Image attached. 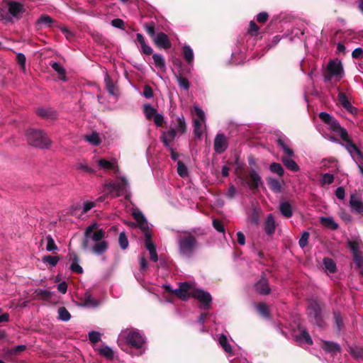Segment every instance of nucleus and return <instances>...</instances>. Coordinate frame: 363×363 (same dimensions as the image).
Listing matches in <instances>:
<instances>
[{
    "label": "nucleus",
    "mask_w": 363,
    "mask_h": 363,
    "mask_svg": "<svg viewBox=\"0 0 363 363\" xmlns=\"http://www.w3.org/2000/svg\"><path fill=\"white\" fill-rule=\"evenodd\" d=\"M143 94L146 99L152 98L154 95L152 88L150 85H145L143 88Z\"/></svg>",
    "instance_id": "61"
},
{
    "label": "nucleus",
    "mask_w": 363,
    "mask_h": 363,
    "mask_svg": "<svg viewBox=\"0 0 363 363\" xmlns=\"http://www.w3.org/2000/svg\"><path fill=\"white\" fill-rule=\"evenodd\" d=\"M323 263L326 271L330 273H335L336 272V264L331 258L325 257L323 260Z\"/></svg>",
    "instance_id": "37"
},
{
    "label": "nucleus",
    "mask_w": 363,
    "mask_h": 363,
    "mask_svg": "<svg viewBox=\"0 0 363 363\" xmlns=\"http://www.w3.org/2000/svg\"><path fill=\"white\" fill-rule=\"evenodd\" d=\"M279 209L281 215L286 218H289L293 216L291 205L287 201L281 202L279 204Z\"/></svg>",
    "instance_id": "28"
},
{
    "label": "nucleus",
    "mask_w": 363,
    "mask_h": 363,
    "mask_svg": "<svg viewBox=\"0 0 363 363\" xmlns=\"http://www.w3.org/2000/svg\"><path fill=\"white\" fill-rule=\"evenodd\" d=\"M323 306L316 301H312L307 308L310 321L320 328H323L325 325L323 317Z\"/></svg>",
    "instance_id": "5"
},
{
    "label": "nucleus",
    "mask_w": 363,
    "mask_h": 363,
    "mask_svg": "<svg viewBox=\"0 0 363 363\" xmlns=\"http://www.w3.org/2000/svg\"><path fill=\"white\" fill-rule=\"evenodd\" d=\"M213 147L214 150L218 154H221L226 150L228 148V140L224 134L219 133L216 136Z\"/></svg>",
    "instance_id": "14"
},
{
    "label": "nucleus",
    "mask_w": 363,
    "mask_h": 363,
    "mask_svg": "<svg viewBox=\"0 0 363 363\" xmlns=\"http://www.w3.org/2000/svg\"><path fill=\"white\" fill-rule=\"evenodd\" d=\"M350 207L351 211L359 215L363 216V202L355 194L350 195Z\"/></svg>",
    "instance_id": "16"
},
{
    "label": "nucleus",
    "mask_w": 363,
    "mask_h": 363,
    "mask_svg": "<svg viewBox=\"0 0 363 363\" xmlns=\"http://www.w3.org/2000/svg\"><path fill=\"white\" fill-rule=\"evenodd\" d=\"M143 112L147 120H151L157 113V109L150 104H145L143 106Z\"/></svg>",
    "instance_id": "41"
},
{
    "label": "nucleus",
    "mask_w": 363,
    "mask_h": 363,
    "mask_svg": "<svg viewBox=\"0 0 363 363\" xmlns=\"http://www.w3.org/2000/svg\"><path fill=\"white\" fill-rule=\"evenodd\" d=\"M267 184L269 189L274 193H281V182L277 179L273 178L267 179Z\"/></svg>",
    "instance_id": "32"
},
{
    "label": "nucleus",
    "mask_w": 363,
    "mask_h": 363,
    "mask_svg": "<svg viewBox=\"0 0 363 363\" xmlns=\"http://www.w3.org/2000/svg\"><path fill=\"white\" fill-rule=\"evenodd\" d=\"M57 312L59 315V319H60L62 321H68L71 318V315L69 312L64 306L60 307L58 308Z\"/></svg>",
    "instance_id": "47"
},
{
    "label": "nucleus",
    "mask_w": 363,
    "mask_h": 363,
    "mask_svg": "<svg viewBox=\"0 0 363 363\" xmlns=\"http://www.w3.org/2000/svg\"><path fill=\"white\" fill-rule=\"evenodd\" d=\"M289 140L287 138H279L277 140V143L279 147H280L285 155L288 157H293L294 155V152L291 148H290L289 143Z\"/></svg>",
    "instance_id": "23"
},
{
    "label": "nucleus",
    "mask_w": 363,
    "mask_h": 363,
    "mask_svg": "<svg viewBox=\"0 0 363 363\" xmlns=\"http://www.w3.org/2000/svg\"><path fill=\"white\" fill-rule=\"evenodd\" d=\"M342 141L345 144H342L345 149L348 151L350 155L354 157L356 155L358 159L363 160V153L361 152L360 149L353 143V141L349 137V135L346 136L345 138L342 139Z\"/></svg>",
    "instance_id": "10"
},
{
    "label": "nucleus",
    "mask_w": 363,
    "mask_h": 363,
    "mask_svg": "<svg viewBox=\"0 0 363 363\" xmlns=\"http://www.w3.org/2000/svg\"><path fill=\"white\" fill-rule=\"evenodd\" d=\"M256 309L258 313L262 317L269 319L271 318L270 311L267 303L264 302L256 304Z\"/></svg>",
    "instance_id": "31"
},
{
    "label": "nucleus",
    "mask_w": 363,
    "mask_h": 363,
    "mask_svg": "<svg viewBox=\"0 0 363 363\" xmlns=\"http://www.w3.org/2000/svg\"><path fill=\"white\" fill-rule=\"evenodd\" d=\"M182 54L187 63L191 64L194 60V53L189 45H184L182 49Z\"/></svg>",
    "instance_id": "38"
},
{
    "label": "nucleus",
    "mask_w": 363,
    "mask_h": 363,
    "mask_svg": "<svg viewBox=\"0 0 363 363\" xmlns=\"http://www.w3.org/2000/svg\"><path fill=\"white\" fill-rule=\"evenodd\" d=\"M55 20L48 15L43 14L38 19V24H44L46 27H52Z\"/></svg>",
    "instance_id": "42"
},
{
    "label": "nucleus",
    "mask_w": 363,
    "mask_h": 363,
    "mask_svg": "<svg viewBox=\"0 0 363 363\" xmlns=\"http://www.w3.org/2000/svg\"><path fill=\"white\" fill-rule=\"evenodd\" d=\"M104 82L106 84V88L108 92L111 95H116V87L113 80L110 77L108 73L106 74Z\"/></svg>",
    "instance_id": "39"
},
{
    "label": "nucleus",
    "mask_w": 363,
    "mask_h": 363,
    "mask_svg": "<svg viewBox=\"0 0 363 363\" xmlns=\"http://www.w3.org/2000/svg\"><path fill=\"white\" fill-rule=\"evenodd\" d=\"M197 233L195 230L183 231L177 237L178 251L181 257L190 258L199 248Z\"/></svg>",
    "instance_id": "2"
},
{
    "label": "nucleus",
    "mask_w": 363,
    "mask_h": 363,
    "mask_svg": "<svg viewBox=\"0 0 363 363\" xmlns=\"http://www.w3.org/2000/svg\"><path fill=\"white\" fill-rule=\"evenodd\" d=\"M96 228V223L92 224L86 228L82 247L85 250L91 249L94 254L101 255L108 250V243L107 241L103 240L105 238L104 230L99 229L94 231Z\"/></svg>",
    "instance_id": "1"
},
{
    "label": "nucleus",
    "mask_w": 363,
    "mask_h": 363,
    "mask_svg": "<svg viewBox=\"0 0 363 363\" xmlns=\"http://www.w3.org/2000/svg\"><path fill=\"white\" fill-rule=\"evenodd\" d=\"M35 298L43 301H48L52 296L53 293L45 289H37L35 291Z\"/></svg>",
    "instance_id": "36"
},
{
    "label": "nucleus",
    "mask_w": 363,
    "mask_h": 363,
    "mask_svg": "<svg viewBox=\"0 0 363 363\" xmlns=\"http://www.w3.org/2000/svg\"><path fill=\"white\" fill-rule=\"evenodd\" d=\"M219 344L223 347L224 351L227 353L232 352V347L228 343V340L227 336L224 334H222L218 339Z\"/></svg>",
    "instance_id": "40"
},
{
    "label": "nucleus",
    "mask_w": 363,
    "mask_h": 363,
    "mask_svg": "<svg viewBox=\"0 0 363 363\" xmlns=\"http://www.w3.org/2000/svg\"><path fill=\"white\" fill-rule=\"evenodd\" d=\"M328 125L332 131L338 133L342 140L348 135L347 130L342 128L335 118H333Z\"/></svg>",
    "instance_id": "21"
},
{
    "label": "nucleus",
    "mask_w": 363,
    "mask_h": 363,
    "mask_svg": "<svg viewBox=\"0 0 363 363\" xmlns=\"http://www.w3.org/2000/svg\"><path fill=\"white\" fill-rule=\"evenodd\" d=\"M333 316L336 326L338 330H340L344 327L342 317L338 311H333Z\"/></svg>",
    "instance_id": "54"
},
{
    "label": "nucleus",
    "mask_w": 363,
    "mask_h": 363,
    "mask_svg": "<svg viewBox=\"0 0 363 363\" xmlns=\"http://www.w3.org/2000/svg\"><path fill=\"white\" fill-rule=\"evenodd\" d=\"M100 354L103 355L104 357L112 359L113 358V352L112 349L108 346H105L102 348H100L98 350Z\"/></svg>",
    "instance_id": "50"
},
{
    "label": "nucleus",
    "mask_w": 363,
    "mask_h": 363,
    "mask_svg": "<svg viewBox=\"0 0 363 363\" xmlns=\"http://www.w3.org/2000/svg\"><path fill=\"white\" fill-rule=\"evenodd\" d=\"M177 125L174 129L177 131V133L180 135L184 134L187 130L186 124L185 122V119L183 115L180 116H177L176 118Z\"/></svg>",
    "instance_id": "29"
},
{
    "label": "nucleus",
    "mask_w": 363,
    "mask_h": 363,
    "mask_svg": "<svg viewBox=\"0 0 363 363\" xmlns=\"http://www.w3.org/2000/svg\"><path fill=\"white\" fill-rule=\"evenodd\" d=\"M152 41L160 48L167 50L172 46L168 35L163 32H159L156 36L153 38Z\"/></svg>",
    "instance_id": "13"
},
{
    "label": "nucleus",
    "mask_w": 363,
    "mask_h": 363,
    "mask_svg": "<svg viewBox=\"0 0 363 363\" xmlns=\"http://www.w3.org/2000/svg\"><path fill=\"white\" fill-rule=\"evenodd\" d=\"M277 228L274 216L272 213L267 215L265 222L264 223V230L267 235H272L274 233Z\"/></svg>",
    "instance_id": "20"
},
{
    "label": "nucleus",
    "mask_w": 363,
    "mask_h": 363,
    "mask_svg": "<svg viewBox=\"0 0 363 363\" xmlns=\"http://www.w3.org/2000/svg\"><path fill=\"white\" fill-rule=\"evenodd\" d=\"M8 9L9 13L17 18H19L20 14L25 11L23 5L17 1H9Z\"/></svg>",
    "instance_id": "19"
},
{
    "label": "nucleus",
    "mask_w": 363,
    "mask_h": 363,
    "mask_svg": "<svg viewBox=\"0 0 363 363\" xmlns=\"http://www.w3.org/2000/svg\"><path fill=\"white\" fill-rule=\"evenodd\" d=\"M118 243L120 247L123 250L128 247V240L124 232H122L119 234Z\"/></svg>",
    "instance_id": "52"
},
{
    "label": "nucleus",
    "mask_w": 363,
    "mask_h": 363,
    "mask_svg": "<svg viewBox=\"0 0 363 363\" xmlns=\"http://www.w3.org/2000/svg\"><path fill=\"white\" fill-rule=\"evenodd\" d=\"M152 58L155 65L157 68L160 69L161 70H164L165 69V61L161 55L155 53L152 55Z\"/></svg>",
    "instance_id": "43"
},
{
    "label": "nucleus",
    "mask_w": 363,
    "mask_h": 363,
    "mask_svg": "<svg viewBox=\"0 0 363 363\" xmlns=\"http://www.w3.org/2000/svg\"><path fill=\"white\" fill-rule=\"evenodd\" d=\"M26 138L29 145L41 149L48 148L51 144L47 134L40 130L29 129L26 131Z\"/></svg>",
    "instance_id": "3"
},
{
    "label": "nucleus",
    "mask_w": 363,
    "mask_h": 363,
    "mask_svg": "<svg viewBox=\"0 0 363 363\" xmlns=\"http://www.w3.org/2000/svg\"><path fill=\"white\" fill-rule=\"evenodd\" d=\"M47 245H46V250L48 252H55L58 250L57 246L56 245L54 239L52 238L50 235L46 236Z\"/></svg>",
    "instance_id": "49"
},
{
    "label": "nucleus",
    "mask_w": 363,
    "mask_h": 363,
    "mask_svg": "<svg viewBox=\"0 0 363 363\" xmlns=\"http://www.w3.org/2000/svg\"><path fill=\"white\" fill-rule=\"evenodd\" d=\"M51 67L58 74L59 79L60 80L66 81V71L63 68V67L57 62H53L50 63Z\"/></svg>",
    "instance_id": "33"
},
{
    "label": "nucleus",
    "mask_w": 363,
    "mask_h": 363,
    "mask_svg": "<svg viewBox=\"0 0 363 363\" xmlns=\"http://www.w3.org/2000/svg\"><path fill=\"white\" fill-rule=\"evenodd\" d=\"M321 347L328 353L337 354L340 352V347L338 344L330 341H323Z\"/></svg>",
    "instance_id": "24"
},
{
    "label": "nucleus",
    "mask_w": 363,
    "mask_h": 363,
    "mask_svg": "<svg viewBox=\"0 0 363 363\" xmlns=\"http://www.w3.org/2000/svg\"><path fill=\"white\" fill-rule=\"evenodd\" d=\"M255 289L260 295H269L271 293L269 281L265 275H262L255 283Z\"/></svg>",
    "instance_id": "12"
},
{
    "label": "nucleus",
    "mask_w": 363,
    "mask_h": 363,
    "mask_svg": "<svg viewBox=\"0 0 363 363\" xmlns=\"http://www.w3.org/2000/svg\"><path fill=\"white\" fill-rule=\"evenodd\" d=\"M318 116L319 118L327 125L334 118L332 116L326 112H320Z\"/></svg>",
    "instance_id": "59"
},
{
    "label": "nucleus",
    "mask_w": 363,
    "mask_h": 363,
    "mask_svg": "<svg viewBox=\"0 0 363 363\" xmlns=\"http://www.w3.org/2000/svg\"><path fill=\"white\" fill-rule=\"evenodd\" d=\"M177 173L183 178L188 175L187 167L181 160L177 161Z\"/></svg>",
    "instance_id": "51"
},
{
    "label": "nucleus",
    "mask_w": 363,
    "mask_h": 363,
    "mask_svg": "<svg viewBox=\"0 0 363 363\" xmlns=\"http://www.w3.org/2000/svg\"><path fill=\"white\" fill-rule=\"evenodd\" d=\"M128 345L135 349H140L145 343V340L140 333L135 330L130 331L126 337Z\"/></svg>",
    "instance_id": "9"
},
{
    "label": "nucleus",
    "mask_w": 363,
    "mask_h": 363,
    "mask_svg": "<svg viewBox=\"0 0 363 363\" xmlns=\"http://www.w3.org/2000/svg\"><path fill=\"white\" fill-rule=\"evenodd\" d=\"M85 140L95 146L99 145L101 143L99 134L96 132H93L89 135H86Z\"/></svg>",
    "instance_id": "44"
},
{
    "label": "nucleus",
    "mask_w": 363,
    "mask_h": 363,
    "mask_svg": "<svg viewBox=\"0 0 363 363\" xmlns=\"http://www.w3.org/2000/svg\"><path fill=\"white\" fill-rule=\"evenodd\" d=\"M179 86L185 90H189L190 84L189 80L184 77V72L181 71V73L175 74Z\"/></svg>",
    "instance_id": "35"
},
{
    "label": "nucleus",
    "mask_w": 363,
    "mask_h": 363,
    "mask_svg": "<svg viewBox=\"0 0 363 363\" xmlns=\"http://www.w3.org/2000/svg\"><path fill=\"white\" fill-rule=\"evenodd\" d=\"M347 245L352 253L353 259L362 256L360 248L363 247V243L359 238L354 240H348Z\"/></svg>",
    "instance_id": "18"
},
{
    "label": "nucleus",
    "mask_w": 363,
    "mask_h": 363,
    "mask_svg": "<svg viewBox=\"0 0 363 363\" xmlns=\"http://www.w3.org/2000/svg\"><path fill=\"white\" fill-rule=\"evenodd\" d=\"M191 297L199 301L201 303V309H211L212 297L209 292L200 289H194L191 291Z\"/></svg>",
    "instance_id": "7"
},
{
    "label": "nucleus",
    "mask_w": 363,
    "mask_h": 363,
    "mask_svg": "<svg viewBox=\"0 0 363 363\" xmlns=\"http://www.w3.org/2000/svg\"><path fill=\"white\" fill-rule=\"evenodd\" d=\"M269 169L272 172L278 174L279 177H283L284 174L283 167L277 162H272L269 166Z\"/></svg>",
    "instance_id": "46"
},
{
    "label": "nucleus",
    "mask_w": 363,
    "mask_h": 363,
    "mask_svg": "<svg viewBox=\"0 0 363 363\" xmlns=\"http://www.w3.org/2000/svg\"><path fill=\"white\" fill-rule=\"evenodd\" d=\"M177 134V131L174 128H170L167 132H163L160 138L164 147H171L170 143L174 141Z\"/></svg>",
    "instance_id": "22"
},
{
    "label": "nucleus",
    "mask_w": 363,
    "mask_h": 363,
    "mask_svg": "<svg viewBox=\"0 0 363 363\" xmlns=\"http://www.w3.org/2000/svg\"><path fill=\"white\" fill-rule=\"evenodd\" d=\"M213 226L217 231L220 233H223L225 231L223 223L218 219L213 220Z\"/></svg>",
    "instance_id": "63"
},
{
    "label": "nucleus",
    "mask_w": 363,
    "mask_h": 363,
    "mask_svg": "<svg viewBox=\"0 0 363 363\" xmlns=\"http://www.w3.org/2000/svg\"><path fill=\"white\" fill-rule=\"evenodd\" d=\"M133 217L139 223L140 229L145 235V246L147 250L150 252L156 248L155 245L152 241V232L148 225L147 220L143 213L140 211H134L133 213Z\"/></svg>",
    "instance_id": "4"
},
{
    "label": "nucleus",
    "mask_w": 363,
    "mask_h": 363,
    "mask_svg": "<svg viewBox=\"0 0 363 363\" xmlns=\"http://www.w3.org/2000/svg\"><path fill=\"white\" fill-rule=\"evenodd\" d=\"M191 285L187 282L181 283L179 288L174 290L173 294L180 298L182 301H187L191 297Z\"/></svg>",
    "instance_id": "11"
},
{
    "label": "nucleus",
    "mask_w": 363,
    "mask_h": 363,
    "mask_svg": "<svg viewBox=\"0 0 363 363\" xmlns=\"http://www.w3.org/2000/svg\"><path fill=\"white\" fill-rule=\"evenodd\" d=\"M320 221L323 225L329 229L337 230L338 228V224L330 217H321Z\"/></svg>",
    "instance_id": "34"
},
{
    "label": "nucleus",
    "mask_w": 363,
    "mask_h": 363,
    "mask_svg": "<svg viewBox=\"0 0 363 363\" xmlns=\"http://www.w3.org/2000/svg\"><path fill=\"white\" fill-rule=\"evenodd\" d=\"M309 237L310 234L308 232L305 231L303 233L298 241V245L301 248H304L308 245Z\"/></svg>",
    "instance_id": "56"
},
{
    "label": "nucleus",
    "mask_w": 363,
    "mask_h": 363,
    "mask_svg": "<svg viewBox=\"0 0 363 363\" xmlns=\"http://www.w3.org/2000/svg\"><path fill=\"white\" fill-rule=\"evenodd\" d=\"M89 340L91 342L95 344L101 340V333L96 331L89 333Z\"/></svg>",
    "instance_id": "58"
},
{
    "label": "nucleus",
    "mask_w": 363,
    "mask_h": 363,
    "mask_svg": "<svg viewBox=\"0 0 363 363\" xmlns=\"http://www.w3.org/2000/svg\"><path fill=\"white\" fill-rule=\"evenodd\" d=\"M282 162L284 163V166L289 170L296 172L299 170V167L297 164V163L292 160L291 158L287 157H282L281 159Z\"/></svg>",
    "instance_id": "30"
},
{
    "label": "nucleus",
    "mask_w": 363,
    "mask_h": 363,
    "mask_svg": "<svg viewBox=\"0 0 363 363\" xmlns=\"http://www.w3.org/2000/svg\"><path fill=\"white\" fill-rule=\"evenodd\" d=\"M249 178L250 181L247 182V184L250 189L254 193L257 192L259 186L262 184L260 176L255 169H252L249 172Z\"/></svg>",
    "instance_id": "15"
},
{
    "label": "nucleus",
    "mask_w": 363,
    "mask_h": 363,
    "mask_svg": "<svg viewBox=\"0 0 363 363\" xmlns=\"http://www.w3.org/2000/svg\"><path fill=\"white\" fill-rule=\"evenodd\" d=\"M349 352L356 358L363 357V347H350Z\"/></svg>",
    "instance_id": "57"
},
{
    "label": "nucleus",
    "mask_w": 363,
    "mask_h": 363,
    "mask_svg": "<svg viewBox=\"0 0 363 363\" xmlns=\"http://www.w3.org/2000/svg\"><path fill=\"white\" fill-rule=\"evenodd\" d=\"M261 213L262 211L259 208L253 207L248 215L249 222L252 225H258L259 224Z\"/></svg>",
    "instance_id": "25"
},
{
    "label": "nucleus",
    "mask_w": 363,
    "mask_h": 363,
    "mask_svg": "<svg viewBox=\"0 0 363 363\" xmlns=\"http://www.w3.org/2000/svg\"><path fill=\"white\" fill-rule=\"evenodd\" d=\"M354 264H356L357 268L359 270L361 274H363V257L359 256L354 259H353Z\"/></svg>",
    "instance_id": "64"
},
{
    "label": "nucleus",
    "mask_w": 363,
    "mask_h": 363,
    "mask_svg": "<svg viewBox=\"0 0 363 363\" xmlns=\"http://www.w3.org/2000/svg\"><path fill=\"white\" fill-rule=\"evenodd\" d=\"M259 29V26L255 23L254 21H251L250 22L248 33L251 35H257Z\"/></svg>",
    "instance_id": "62"
},
{
    "label": "nucleus",
    "mask_w": 363,
    "mask_h": 363,
    "mask_svg": "<svg viewBox=\"0 0 363 363\" xmlns=\"http://www.w3.org/2000/svg\"><path fill=\"white\" fill-rule=\"evenodd\" d=\"M60 260L59 256L45 255L42 258L44 263H48L52 267H55Z\"/></svg>",
    "instance_id": "48"
},
{
    "label": "nucleus",
    "mask_w": 363,
    "mask_h": 363,
    "mask_svg": "<svg viewBox=\"0 0 363 363\" xmlns=\"http://www.w3.org/2000/svg\"><path fill=\"white\" fill-rule=\"evenodd\" d=\"M35 113L41 118L45 120H55L57 118V113L51 108H38Z\"/></svg>",
    "instance_id": "17"
},
{
    "label": "nucleus",
    "mask_w": 363,
    "mask_h": 363,
    "mask_svg": "<svg viewBox=\"0 0 363 363\" xmlns=\"http://www.w3.org/2000/svg\"><path fill=\"white\" fill-rule=\"evenodd\" d=\"M194 134L199 138L202 135L201 122L199 119L194 120Z\"/></svg>",
    "instance_id": "55"
},
{
    "label": "nucleus",
    "mask_w": 363,
    "mask_h": 363,
    "mask_svg": "<svg viewBox=\"0 0 363 363\" xmlns=\"http://www.w3.org/2000/svg\"><path fill=\"white\" fill-rule=\"evenodd\" d=\"M98 164L100 168H102L106 170H113L115 174H118L119 172V168L118 166L115 165L114 163L105 160L101 159L98 161Z\"/></svg>",
    "instance_id": "26"
},
{
    "label": "nucleus",
    "mask_w": 363,
    "mask_h": 363,
    "mask_svg": "<svg viewBox=\"0 0 363 363\" xmlns=\"http://www.w3.org/2000/svg\"><path fill=\"white\" fill-rule=\"evenodd\" d=\"M343 67L340 62H336L330 60L326 68V71L324 73V79L325 82H329L333 77L341 79L343 76Z\"/></svg>",
    "instance_id": "6"
},
{
    "label": "nucleus",
    "mask_w": 363,
    "mask_h": 363,
    "mask_svg": "<svg viewBox=\"0 0 363 363\" xmlns=\"http://www.w3.org/2000/svg\"><path fill=\"white\" fill-rule=\"evenodd\" d=\"M128 185L127 180L122 177L121 181L118 182H110L106 184L105 186V189L108 191V194H112L115 193L114 197H117L120 196V192L125 190Z\"/></svg>",
    "instance_id": "8"
},
{
    "label": "nucleus",
    "mask_w": 363,
    "mask_h": 363,
    "mask_svg": "<svg viewBox=\"0 0 363 363\" xmlns=\"http://www.w3.org/2000/svg\"><path fill=\"white\" fill-rule=\"evenodd\" d=\"M334 182V176L329 173H325L323 174L322 178V185L324 184H330Z\"/></svg>",
    "instance_id": "60"
},
{
    "label": "nucleus",
    "mask_w": 363,
    "mask_h": 363,
    "mask_svg": "<svg viewBox=\"0 0 363 363\" xmlns=\"http://www.w3.org/2000/svg\"><path fill=\"white\" fill-rule=\"evenodd\" d=\"M98 304V302L91 297L89 292L87 291L84 294V305L96 307Z\"/></svg>",
    "instance_id": "53"
},
{
    "label": "nucleus",
    "mask_w": 363,
    "mask_h": 363,
    "mask_svg": "<svg viewBox=\"0 0 363 363\" xmlns=\"http://www.w3.org/2000/svg\"><path fill=\"white\" fill-rule=\"evenodd\" d=\"M143 27L150 38L152 40L157 35L155 33V23L153 21L145 23L143 24Z\"/></svg>",
    "instance_id": "45"
},
{
    "label": "nucleus",
    "mask_w": 363,
    "mask_h": 363,
    "mask_svg": "<svg viewBox=\"0 0 363 363\" xmlns=\"http://www.w3.org/2000/svg\"><path fill=\"white\" fill-rule=\"evenodd\" d=\"M294 340L297 342H305L309 345H313L311 337L306 330H301L299 335H295Z\"/></svg>",
    "instance_id": "27"
}]
</instances>
